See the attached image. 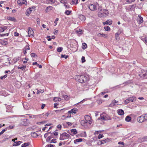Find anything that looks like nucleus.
<instances>
[{
  "instance_id": "nucleus-1",
  "label": "nucleus",
  "mask_w": 147,
  "mask_h": 147,
  "mask_svg": "<svg viewBox=\"0 0 147 147\" xmlns=\"http://www.w3.org/2000/svg\"><path fill=\"white\" fill-rule=\"evenodd\" d=\"M44 136L46 139L47 142L49 143H55L57 142L56 139L53 138V135L49 132L46 133Z\"/></svg>"
},
{
  "instance_id": "nucleus-2",
  "label": "nucleus",
  "mask_w": 147,
  "mask_h": 147,
  "mask_svg": "<svg viewBox=\"0 0 147 147\" xmlns=\"http://www.w3.org/2000/svg\"><path fill=\"white\" fill-rule=\"evenodd\" d=\"M109 14L108 11L107 10L104 9H102L98 13V16L100 17H104L107 16Z\"/></svg>"
},
{
  "instance_id": "nucleus-3",
  "label": "nucleus",
  "mask_w": 147,
  "mask_h": 147,
  "mask_svg": "<svg viewBox=\"0 0 147 147\" xmlns=\"http://www.w3.org/2000/svg\"><path fill=\"white\" fill-rule=\"evenodd\" d=\"M76 78L77 81L81 83L84 82L87 80L86 78L83 76H78Z\"/></svg>"
},
{
  "instance_id": "nucleus-4",
  "label": "nucleus",
  "mask_w": 147,
  "mask_h": 147,
  "mask_svg": "<svg viewBox=\"0 0 147 147\" xmlns=\"http://www.w3.org/2000/svg\"><path fill=\"white\" fill-rule=\"evenodd\" d=\"M100 119L102 120L105 121L111 120V118L106 113H103L100 115Z\"/></svg>"
},
{
  "instance_id": "nucleus-5",
  "label": "nucleus",
  "mask_w": 147,
  "mask_h": 147,
  "mask_svg": "<svg viewBox=\"0 0 147 147\" xmlns=\"http://www.w3.org/2000/svg\"><path fill=\"white\" fill-rule=\"evenodd\" d=\"M70 138L69 135L66 133H63L60 135L59 139L61 140L69 139Z\"/></svg>"
},
{
  "instance_id": "nucleus-6",
  "label": "nucleus",
  "mask_w": 147,
  "mask_h": 147,
  "mask_svg": "<svg viewBox=\"0 0 147 147\" xmlns=\"http://www.w3.org/2000/svg\"><path fill=\"white\" fill-rule=\"evenodd\" d=\"M98 4L97 2L94 4H90L89 6V9L92 11H94L96 9Z\"/></svg>"
},
{
  "instance_id": "nucleus-7",
  "label": "nucleus",
  "mask_w": 147,
  "mask_h": 147,
  "mask_svg": "<svg viewBox=\"0 0 147 147\" xmlns=\"http://www.w3.org/2000/svg\"><path fill=\"white\" fill-rule=\"evenodd\" d=\"M139 123H142L146 121L143 115L138 117L137 119Z\"/></svg>"
},
{
  "instance_id": "nucleus-8",
  "label": "nucleus",
  "mask_w": 147,
  "mask_h": 147,
  "mask_svg": "<svg viewBox=\"0 0 147 147\" xmlns=\"http://www.w3.org/2000/svg\"><path fill=\"white\" fill-rule=\"evenodd\" d=\"M28 32L29 37L34 36V32L31 28L29 27L28 28Z\"/></svg>"
},
{
  "instance_id": "nucleus-9",
  "label": "nucleus",
  "mask_w": 147,
  "mask_h": 147,
  "mask_svg": "<svg viewBox=\"0 0 147 147\" xmlns=\"http://www.w3.org/2000/svg\"><path fill=\"white\" fill-rule=\"evenodd\" d=\"M84 119L85 120L87 121L89 124H90L91 123V118L89 116L85 115L84 117Z\"/></svg>"
},
{
  "instance_id": "nucleus-10",
  "label": "nucleus",
  "mask_w": 147,
  "mask_h": 147,
  "mask_svg": "<svg viewBox=\"0 0 147 147\" xmlns=\"http://www.w3.org/2000/svg\"><path fill=\"white\" fill-rule=\"evenodd\" d=\"M17 3L20 5H21L24 4H25L26 5H27V2L25 0H18Z\"/></svg>"
},
{
  "instance_id": "nucleus-11",
  "label": "nucleus",
  "mask_w": 147,
  "mask_h": 147,
  "mask_svg": "<svg viewBox=\"0 0 147 147\" xmlns=\"http://www.w3.org/2000/svg\"><path fill=\"white\" fill-rule=\"evenodd\" d=\"M111 138H107L105 140H102L101 141H99L100 144H103L106 142H108L111 141Z\"/></svg>"
},
{
  "instance_id": "nucleus-12",
  "label": "nucleus",
  "mask_w": 147,
  "mask_h": 147,
  "mask_svg": "<svg viewBox=\"0 0 147 147\" xmlns=\"http://www.w3.org/2000/svg\"><path fill=\"white\" fill-rule=\"evenodd\" d=\"M118 103V101L114 100L112 101L111 103L110 104L109 106L110 107H113L116 105V104Z\"/></svg>"
},
{
  "instance_id": "nucleus-13",
  "label": "nucleus",
  "mask_w": 147,
  "mask_h": 147,
  "mask_svg": "<svg viewBox=\"0 0 147 147\" xmlns=\"http://www.w3.org/2000/svg\"><path fill=\"white\" fill-rule=\"evenodd\" d=\"M78 111V109L76 108H74L68 112L69 114L74 113L75 114Z\"/></svg>"
},
{
  "instance_id": "nucleus-14",
  "label": "nucleus",
  "mask_w": 147,
  "mask_h": 147,
  "mask_svg": "<svg viewBox=\"0 0 147 147\" xmlns=\"http://www.w3.org/2000/svg\"><path fill=\"white\" fill-rule=\"evenodd\" d=\"M87 122L84 120H82L81 121V125L84 127H87Z\"/></svg>"
},
{
  "instance_id": "nucleus-15",
  "label": "nucleus",
  "mask_w": 147,
  "mask_h": 147,
  "mask_svg": "<svg viewBox=\"0 0 147 147\" xmlns=\"http://www.w3.org/2000/svg\"><path fill=\"white\" fill-rule=\"evenodd\" d=\"M112 23V21L111 20H107L106 22H103V24L105 25L106 24L110 25Z\"/></svg>"
},
{
  "instance_id": "nucleus-16",
  "label": "nucleus",
  "mask_w": 147,
  "mask_h": 147,
  "mask_svg": "<svg viewBox=\"0 0 147 147\" xmlns=\"http://www.w3.org/2000/svg\"><path fill=\"white\" fill-rule=\"evenodd\" d=\"M121 33V30H119L115 34V39L117 40H118L120 39L119 35Z\"/></svg>"
},
{
  "instance_id": "nucleus-17",
  "label": "nucleus",
  "mask_w": 147,
  "mask_h": 147,
  "mask_svg": "<svg viewBox=\"0 0 147 147\" xmlns=\"http://www.w3.org/2000/svg\"><path fill=\"white\" fill-rule=\"evenodd\" d=\"M142 74L141 75L143 76V77H147V72L146 70L145 71L144 70H143L142 71Z\"/></svg>"
},
{
  "instance_id": "nucleus-18",
  "label": "nucleus",
  "mask_w": 147,
  "mask_h": 147,
  "mask_svg": "<svg viewBox=\"0 0 147 147\" xmlns=\"http://www.w3.org/2000/svg\"><path fill=\"white\" fill-rule=\"evenodd\" d=\"M97 36L98 37H103L104 38H107L108 37V35L107 34L103 33H98L97 34Z\"/></svg>"
},
{
  "instance_id": "nucleus-19",
  "label": "nucleus",
  "mask_w": 147,
  "mask_h": 147,
  "mask_svg": "<svg viewBox=\"0 0 147 147\" xmlns=\"http://www.w3.org/2000/svg\"><path fill=\"white\" fill-rule=\"evenodd\" d=\"M117 111L118 114L119 115H123L124 113L123 110L121 109L118 110Z\"/></svg>"
},
{
  "instance_id": "nucleus-20",
  "label": "nucleus",
  "mask_w": 147,
  "mask_h": 147,
  "mask_svg": "<svg viewBox=\"0 0 147 147\" xmlns=\"http://www.w3.org/2000/svg\"><path fill=\"white\" fill-rule=\"evenodd\" d=\"M137 21L139 24L142 23L143 21V18L140 16H138V18Z\"/></svg>"
},
{
  "instance_id": "nucleus-21",
  "label": "nucleus",
  "mask_w": 147,
  "mask_h": 147,
  "mask_svg": "<svg viewBox=\"0 0 147 147\" xmlns=\"http://www.w3.org/2000/svg\"><path fill=\"white\" fill-rule=\"evenodd\" d=\"M79 19L82 21H84L86 19L85 17L83 15H80L79 16Z\"/></svg>"
},
{
  "instance_id": "nucleus-22",
  "label": "nucleus",
  "mask_w": 147,
  "mask_h": 147,
  "mask_svg": "<svg viewBox=\"0 0 147 147\" xmlns=\"http://www.w3.org/2000/svg\"><path fill=\"white\" fill-rule=\"evenodd\" d=\"M32 11V10H31V8L30 7L26 11V15L27 16H28L30 15V14L31 13Z\"/></svg>"
},
{
  "instance_id": "nucleus-23",
  "label": "nucleus",
  "mask_w": 147,
  "mask_h": 147,
  "mask_svg": "<svg viewBox=\"0 0 147 147\" xmlns=\"http://www.w3.org/2000/svg\"><path fill=\"white\" fill-rule=\"evenodd\" d=\"M77 137H86V132H84V133H81L80 134H78L77 135Z\"/></svg>"
},
{
  "instance_id": "nucleus-24",
  "label": "nucleus",
  "mask_w": 147,
  "mask_h": 147,
  "mask_svg": "<svg viewBox=\"0 0 147 147\" xmlns=\"http://www.w3.org/2000/svg\"><path fill=\"white\" fill-rule=\"evenodd\" d=\"M62 97L63 98H64V99L66 100H67L70 98L69 96L66 95H62Z\"/></svg>"
},
{
  "instance_id": "nucleus-25",
  "label": "nucleus",
  "mask_w": 147,
  "mask_h": 147,
  "mask_svg": "<svg viewBox=\"0 0 147 147\" xmlns=\"http://www.w3.org/2000/svg\"><path fill=\"white\" fill-rule=\"evenodd\" d=\"M82 138H78L74 140V143L75 144H77V142H82Z\"/></svg>"
},
{
  "instance_id": "nucleus-26",
  "label": "nucleus",
  "mask_w": 147,
  "mask_h": 147,
  "mask_svg": "<svg viewBox=\"0 0 147 147\" xmlns=\"http://www.w3.org/2000/svg\"><path fill=\"white\" fill-rule=\"evenodd\" d=\"M130 101L132 102L135 101L136 100V97L134 96H132L128 98Z\"/></svg>"
},
{
  "instance_id": "nucleus-27",
  "label": "nucleus",
  "mask_w": 147,
  "mask_h": 147,
  "mask_svg": "<svg viewBox=\"0 0 147 147\" xmlns=\"http://www.w3.org/2000/svg\"><path fill=\"white\" fill-rule=\"evenodd\" d=\"M61 99L60 97H55L53 98V100L55 102H57L61 101Z\"/></svg>"
},
{
  "instance_id": "nucleus-28",
  "label": "nucleus",
  "mask_w": 147,
  "mask_h": 147,
  "mask_svg": "<svg viewBox=\"0 0 147 147\" xmlns=\"http://www.w3.org/2000/svg\"><path fill=\"white\" fill-rule=\"evenodd\" d=\"M79 0H72L71 2V4L76 5L79 2Z\"/></svg>"
},
{
  "instance_id": "nucleus-29",
  "label": "nucleus",
  "mask_w": 147,
  "mask_h": 147,
  "mask_svg": "<svg viewBox=\"0 0 147 147\" xmlns=\"http://www.w3.org/2000/svg\"><path fill=\"white\" fill-rule=\"evenodd\" d=\"M28 50H30V47L28 46H26L23 50V52L25 55L26 53V51Z\"/></svg>"
},
{
  "instance_id": "nucleus-30",
  "label": "nucleus",
  "mask_w": 147,
  "mask_h": 147,
  "mask_svg": "<svg viewBox=\"0 0 147 147\" xmlns=\"http://www.w3.org/2000/svg\"><path fill=\"white\" fill-rule=\"evenodd\" d=\"M53 7L51 6H49L47 7L45 10V11L46 12L49 11L50 10L52 9Z\"/></svg>"
},
{
  "instance_id": "nucleus-31",
  "label": "nucleus",
  "mask_w": 147,
  "mask_h": 147,
  "mask_svg": "<svg viewBox=\"0 0 147 147\" xmlns=\"http://www.w3.org/2000/svg\"><path fill=\"white\" fill-rule=\"evenodd\" d=\"M76 33L78 34V35L79 36H80V35L82 33V31L81 29H79L76 30Z\"/></svg>"
},
{
  "instance_id": "nucleus-32",
  "label": "nucleus",
  "mask_w": 147,
  "mask_h": 147,
  "mask_svg": "<svg viewBox=\"0 0 147 147\" xmlns=\"http://www.w3.org/2000/svg\"><path fill=\"white\" fill-rule=\"evenodd\" d=\"M21 143V142L20 141H18L14 142L13 145L14 146H16L20 145Z\"/></svg>"
},
{
  "instance_id": "nucleus-33",
  "label": "nucleus",
  "mask_w": 147,
  "mask_h": 147,
  "mask_svg": "<svg viewBox=\"0 0 147 147\" xmlns=\"http://www.w3.org/2000/svg\"><path fill=\"white\" fill-rule=\"evenodd\" d=\"M71 132L72 134H76L77 133V130L76 129H72L71 130Z\"/></svg>"
},
{
  "instance_id": "nucleus-34",
  "label": "nucleus",
  "mask_w": 147,
  "mask_h": 147,
  "mask_svg": "<svg viewBox=\"0 0 147 147\" xmlns=\"http://www.w3.org/2000/svg\"><path fill=\"white\" fill-rule=\"evenodd\" d=\"M87 47V44L85 43H84L82 44V48L83 49H86Z\"/></svg>"
},
{
  "instance_id": "nucleus-35",
  "label": "nucleus",
  "mask_w": 147,
  "mask_h": 147,
  "mask_svg": "<svg viewBox=\"0 0 147 147\" xmlns=\"http://www.w3.org/2000/svg\"><path fill=\"white\" fill-rule=\"evenodd\" d=\"M131 118L129 116H127L125 118V120L127 122H129L131 120Z\"/></svg>"
},
{
  "instance_id": "nucleus-36",
  "label": "nucleus",
  "mask_w": 147,
  "mask_h": 147,
  "mask_svg": "<svg viewBox=\"0 0 147 147\" xmlns=\"http://www.w3.org/2000/svg\"><path fill=\"white\" fill-rule=\"evenodd\" d=\"M30 143L29 142L25 143L22 144L21 146V147H26L29 145Z\"/></svg>"
},
{
  "instance_id": "nucleus-37",
  "label": "nucleus",
  "mask_w": 147,
  "mask_h": 147,
  "mask_svg": "<svg viewBox=\"0 0 147 147\" xmlns=\"http://www.w3.org/2000/svg\"><path fill=\"white\" fill-rule=\"evenodd\" d=\"M31 136L34 137H36L38 136V134L35 132H32L31 133Z\"/></svg>"
},
{
  "instance_id": "nucleus-38",
  "label": "nucleus",
  "mask_w": 147,
  "mask_h": 147,
  "mask_svg": "<svg viewBox=\"0 0 147 147\" xmlns=\"http://www.w3.org/2000/svg\"><path fill=\"white\" fill-rule=\"evenodd\" d=\"M26 66L23 65L22 67H18V69H20L22 70H24L26 68Z\"/></svg>"
},
{
  "instance_id": "nucleus-39",
  "label": "nucleus",
  "mask_w": 147,
  "mask_h": 147,
  "mask_svg": "<svg viewBox=\"0 0 147 147\" xmlns=\"http://www.w3.org/2000/svg\"><path fill=\"white\" fill-rule=\"evenodd\" d=\"M7 19L8 20L14 21L15 20V18L14 17H12L10 16L7 17Z\"/></svg>"
},
{
  "instance_id": "nucleus-40",
  "label": "nucleus",
  "mask_w": 147,
  "mask_h": 147,
  "mask_svg": "<svg viewBox=\"0 0 147 147\" xmlns=\"http://www.w3.org/2000/svg\"><path fill=\"white\" fill-rule=\"evenodd\" d=\"M1 43L2 45H5L7 44V42L4 40H2L1 42Z\"/></svg>"
},
{
  "instance_id": "nucleus-41",
  "label": "nucleus",
  "mask_w": 147,
  "mask_h": 147,
  "mask_svg": "<svg viewBox=\"0 0 147 147\" xmlns=\"http://www.w3.org/2000/svg\"><path fill=\"white\" fill-rule=\"evenodd\" d=\"M44 92V89H40L39 90H37V94H38L40 93H43Z\"/></svg>"
},
{
  "instance_id": "nucleus-42",
  "label": "nucleus",
  "mask_w": 147,
  "mask_h": 147,
  "mask_svg": "<svg viewBox=\"0 0 147 147\" xmlns=\"http://www.w3.org/2000/svg\"><path fill=\"white\" fill-rule=\"evenodd\" d=\"M63 49L62 47H58L57 48V51L58 52H61L62 51Z\"/></svg>"
},
{
  "instance_id": "nucleus-43",
  "label": "nucleus",
  "mask_w": 147,
  "mask_h": 147,
  "mask_svg": "<svg viewBox=\"0 0 147 147\" xmlns=\"http://www.w3.org/2000/svg\"><path fill=\"white\" fill-rule=\"evenodd\" d=\"M104 28L106 31H109L110 30V28L108 26L104 27Z\"/></svg>"
},
{
  "instance_id": "nucleus-44",
  "label": "nucleus",
  "mask_w": 147,
  "mask_h": 147,
  "mask_svg": "<svg viewBox=\"0 0 147 147\" xmlns=\"http://www.w3.org/2000/svg\"><path fill=\"white\" fill-rule=\"evenodd\" d=\"M71 12V11H70L66 10L65 11V13L67 15H69L70 14Z\"/></svg>"
},
{
  "instance_id": "nucleus-45",
  "label": "nucleus",
  "mask_w": 147,
  "mask_h": 147,
  "mask_svg": "<svg viewBox=\"0 0 147 147\" xmlns=\"http://www.w3.org/2000/svg\"><path fill=\"white\" fill-rule=\"evenodd\" d=\"M135 7V6L133 5L130 6L129 8H130L131 11H133V9Z\"/></svg>"
},
{
  "instance_id": "nucleus-46",
  "label": "nucleus",
  "mask_w": 147,
  "mask_h": 147,
  "mask_svg": "<svg viewBox=\"0 0 147 147\" xmlns=\"http://www.w3.org/2000/svg\"><path fill=\"white\" fill-rule=\"evenodd\" d=\"M62 127V126L60 124L58 125L57 126V127L59 130H61Z\"/></svg>"
},
{
  "instance_id": "nucleus-47",
  "label": "nucleus",
  "mask_w": 147,
  "mask_h": 147,
  "mask_svg": "<svg viewBox=\"0 0 147 147\" xmlns=\"http://www.w3.org/2000/svg\"><path fill=\"white\" fill-rule=\"evenodd\" d=\"M67 118V117L66 116L64 115H63L61 117V119L62 120H64L65 119Z\"/></svg>"
},
{
  "instance_id": "nucleus-48",
  "label": "nucleus",
  "mask_w": 147,
  "mask_h": 147,
  "mask_svg": "<svg viewBox=\"0 0 147 147\" xmlns=\"http://www.w3.org/2000/svg\"><path fill=\"white\" fill-rule=\"evenodd\" d=\"M31 56L33 57H37V55L34 53H32L31 54Z\"/></svg>"
},
{
  "instance_id": "nucleus-49",
  "label": "nucleus",
  "mask_w": 147,
  "mask_h": 147,
  "mask_svg": "<svg viewBox=\"0 0 147 147\" xmlns=\"http://www.w3.org/2000/svg\"><path fill=\"white\" fill-rule=\"evenodd\" d=\"M68 57V55H62L61 57V58H65V59H66Z\"/></svg>"
},
{
  "instance_id": "nucleus-50",
  "label": "nucleus",
  "mask_w": 147,
  "mask_h": 147,
  "mask_svg": "<svg viewBox=\"0 0 147 147\" xmlns=\"http://www.w3.org/2000/svg\"><path fill=\"white\" fill-rule=\"evenodd\" d=\"M87 100V98L84 99H83L81 101H80V102H78L77 104H79L80 103H83L84 102L86 101Z\"/></svg>"
},
{
  "instance_id": "nucleus-51",
  "label": "nucleus",
  "mask_w": 147,
  "mask_h": 147,
  "mask_svg": "<svg viewBox=\"0 0 147 147\" xmlns=\"http://www.w3.org/2000/svg\"><path fill=\"white\" fill-rule=\"evenodd\" d=\"M82 61V63H84V62H85L86 60L85 59V58L84 57L82 56V59H81Z\"/></svg>"
},
{
  "instance_id": "nucleus-52",
  "label": "nucleus",
  "mask_w": 147,
  "mask_h": 147,
  "mask_svg": "<svg viewBox=\"0 0 147 147\" xmlns=\"http://www.w3.org/2000/svg\"><path fill=\"white\" fill-rule=\"evenodd\" d=\"M129 98H128L127 99L125 100L124 101V103L125 104H127L129 102Z\"/></svg>"
},
{
  "instance_id": "nucleus-53",
  "label": "nucleus",
  "mask_w": 147,
  "mask_h": 147,
  "mask_svg": "<svg viewBox=\"0 0 147 147\" xmlns=\"http://www.w3.org/2000/svg\"><path fill=\"white\" fill-rule=\"evenodd\" d=\"M7 75H6V74L5 75L1 77L0 78V79H1V80H3V79H4L6 77H7Z\"/></svg>"
},
{
  "instance_id": "nucleus-54",
  "label": "nucleus",
  "mask_w": 147,
  "mask_h": 147,
  "mask_svg": "<svg viewBox=\"0 0 147 147\" xmlns=\"http://www.w3.org/2000/svg\"><path fill=\"white\" fill-rule=\"evenodd\" d=\"M142 141L144 142V141H147V136H144L143 138Z\"/></svg>"
},
{
  "instance_id": "nucleus-55",
  "label": "nucleus",
  "mask_w": 147,
  "mask_h": 147,
  "mask_svg": "<svg viewBox=\"0 0 147 147\" xmlns=\"http://www.w3.org/2000/svg\"><path fill=\"white\" fill-rule=\"evenodd\" d=\"M49 115V113H46L43 116L44 117L46 118Z\"/></svg>"
},
{
  "instance_id": "nucleus-56",
  "label": "nucleus",
  "mask_w": 147,
  "mask_h": 147,
  "mask_svg": "<svg viewBox=\"0 0 147 147\" xmlns=\"http://www.w3.org/2000/svg\"><path fill=\"white\" fill-rule=\"evenodd\" d=\"M6 29L4 28H0V32H3Z\"/></svg>"
},
{
  "instance_id": "nucleus-57",
  "label": "nucleus",
  "mask_w": 147,
  "mask_h": 147,
  "mask_svg": "<svg viewBox=\"0 0 147 147\" xmlns=\"http://www.w3.org/2000/svg\"><path fill=\"white\" fill-rule=\"evenodd\" d=\"M59 19L57 18H56L55 20V21L54 22L55 25L54 26H56L57 24V22L58 20Z\"/></svg>"
},
{
  "instance_id": "nucleus-58",
  "label": "nucleus",
  "mask_w": 147,
  "mask_h": 147,
  "mask_svg": "<svg viewBox=\"0 0 147 147\" xmlns=\"http://www.w3.org/2000/svg\"><path fill=\"white\" fill-rule=\"evenodd\" d=\"M9 34V33H6V34H0V36H5V35H6V36H8Z\"/></svg>"
},
{
  "instance_id": "nucleus-59",
  "label": "nucleus",
  "mask_w": 147,
  "mask_h": 147,
  "mask_svg": "<svg viewBox=\"0 0 147 147\" xmlns=\"http://www.w3.org/2000/svg\"><path fill=\"white\" fill-rule=\"evenodd\" d=\"M13 127H14V126H12L11 125H9L7 128L8 129H13Z\"/></svg>"
},
{
  "instance_id": "nucleus-60",
  "label": "nucleus",
  "mask_w": 147,
  "mask_h": 147,
  "mask_svg": "<svg viewBox=\"0 0 147 147\" xmlns=\"http://www.w3.org/2000/svg\"><path fill=\"white\" fill-rule=\"evenodd\" d=\"M143 115L144 117V118H145V120L147 121V113Z\"/></svg>"
},
{
  "instance_id": "nucleus-61",
  "label": "nucleus",
  "mask_w": 147,
  "mask_h": 147,
  "mask_svg": "<svg viewBox=\"0 0 147 147\" xmlns=\"http://www.w3.org/2000/svg\"><path fill=\"white\" fill-rule=\"evenodd\" d=\"M103 137V135L102 134H100L98 136V139H100V138H102Z\"/></svg>"
},
{
  "instance_id": "nucleus-62",
  "label": "nucleus",
  "mask_w": 147,
  "mask_h": 147,
  "mask_svg": "<svg viewBox=\"0 0 147 147\" xmlns=\"http://www.w3.org/2000/svg\"><path fill=\"white\" fill-rule=\"evenodd\" d=\"M63 110V109H62L61 110H56L55 111V112L56 113H59L61 112V111H62Z\"/></svg>"
},
{
  "instance_id": "nucleus-63",
  "label": "nucleus",
  "mask_w": 147,
  "mask_h": 147,
  "mask_svg": "<svg viewBox=\"0 0 147 147\" xmlns=\"http://www.w3.org/2000/svg\"><path fill=\"white\" fill-rule=\"evenodd\" d=\"M19 35V34L16 32H15L14 33V36H18Z\"/></svg>"
},
{
  "instance_id": "nucleus-64",
  "label": "nucleus",
  "mask_w": 147,
  "mask_h": 147,
  "mask_svg": "<svg viewBox=\"0 0 147 147\" xmlns=\"http://www.w3.org/2000/svg\"><path fill=\"white\" fill-rule=\"evenodd\" d=\"M54 146L53 145L51 144H48L46 146L47 147H53Z\"/></svg>"
}]
</instances>
